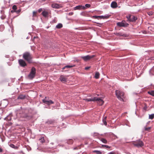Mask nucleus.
<instances>
[{
    "label": "nucleus",
    "instance_id": "1",
    "mask_svg": "<svg viewBox=\"0 0 154 154\" xmlns=\"http://www.w3.org/2000/svg\"><path fill=\"white\" fill-rule=\"evenodd\" d=\"M23 58L29 63L32 62V55L29 52H26L24 53L23 55Z\"/></svg>",
    "mask_w": 154,
    "mask_h": 154
},
{
    "label": "nucleus",
    "instance_id": "2",
    "mask_svg": "<svg viewBox=\"0 0 154 154\" xmlns=\"http://www.w3.org/2000/svg\"><path fill=\"white\" fill-rule=\"evenodd\" d=\"M116 94L117 98L120 100L123 101L124 98V94L123 92L119 90H116L115 91Z\"/></svg>",
    "mask_w": 154,
    "mask_h": 154
},
{
    "label": "nucleus",
    "instance_id": "3",
    "mask_svg": "<svg viewBox=\"0 0 154 154\" xmlns=\"http://www.w3.org/2000/svg\"><path fill=\"white\" fill-rule=\"evenodd\" d=\"M36 73V69L34 67H32L28 77L29 79H32L35 77Z\"/></svg>",
    "mask_w": 154,
    "mask_h": 154
},
{
    "label": "nucleus",
    "instance_id": "4",
    "mask_svg": "<svg viewBox=\"0 0 154 154\" xmlns=\"http://www.w3.org/2000/svg\"><path fill=\"white\" fill-rule=\"evenodd\" d=\"M132 144L134 146L138 148L142 147L144 145V143L143 141L140 140L133 141Z\"/></svg>",
    "mask_w": 154,
    "mask_h": 154
},
{
    "label": "nucleus",
    "instance_id": "5",
    "mask_svg": "<svg viewBox=\"0 0 154 154\" xmlns=\"http://www.w3.org/2000/svg\"><path fill=\"white\" fill-rule=\"evenodd\" d=\"M42 102L45 104L48 105H50L51 104L54 103V102L49 99L48 97H45V99L42 100Z\"/></svg>",
    "mask_w": 154,
    "mask_h": 154
},
{
    "label": "nucleus",
    "instance_id": "6",
    "mask_svg": "<svg viewBox=\"0 0 154 154\" xmlns=\"http://www.w3.org/2000/svg\"><path fill=\"white\" fill-rule=\"evenodd\" d=\"M126 17L130 22H134L137 20V17H136L130 14L127 16Z\"/></svg>",
    "mask_w": 154,
    "mask_h": 154
},
{
    "label": "nucleus",
    "instance_id": "7",
    "mask_svg": "<svg viewBox=\"0 0 154 154\" xmlns=\"http://www.w3.org/2000/svg\"><path fill=\"white\" fill-rule=\"evenodd\" d=\"M117 25L120 27H127L129 25V24L124 20L122 21V22H118Z\"/></svg>",
    "mask_w": 154,
    "mask_h": 154
},
{
    "label": "nucleus",
    "instance_id": "8",
    "mask_svg": "<svg viewBox=\"0 0 154 154\" xmlns=\"http://www.w3.org/2000/svg\"><path fill=\"white\" fill-rule=\"evenodd\" d=\"M51 14V11L50 10H44L42 13V14L43 17L46 18L48 17V15Z\"/></svg>",
    "mask_w": 154,
    "mask_h": 154
},
{
    "label": "nucleus",
    "instance_id": "9",
    "mask_svg": "<svg viewBox=\"0 0 154 154\" xmlns=\"http://www.w3.org/2000/svg\"><path fill=\"white\" fill-rule=\"evenodd\" d=\"M95 55H88L85 56H82L81 57V58H82L84 61H87L88 60H90L91 59L95 57Z\"/></svg>",
    "mask_w": 154,
    "mask_h": 154
},
{
    "label": "nucleus",
    "instance_id": "10",
    "mask_svg": "<svg viewBox=\"0 0 154 154\" xmlns=\"http://www.w3.org/2000/svg\"><path fill=\"white\" fill-rule=\"evenodd\" d=\"M68 77V76L61 75L60 76L59 79L61 82L65 83L67 82Z\"/></svg>",
    "mask_w": 154,
    "mask_h": 154
},
{
    "label": "nucleus",
    "instance_id": "11",
    "mask_svg": "<svg viewBox=\"0 0 154 154\" xmlns=\"http://www.w3.org/2000/svg\"><path fill=\"white\" fill-rule=\"evenodd\" d=\"M18 62L20 65L23 67H25L27 65L25 62L22 59L19 60H18Z\"/></svg>",
    "mask_w": 154,
    "mask_h": 154
},
{
    "label": "nucleus",
    "instance_id": "12",
    "mask_svg": "<svg viewBox=\"0 0 154 154\" xmlns=\"http://www.w3.org/2000/svg\"><path fill=\"white\" fill-rule=\"evenodd\" d=\"M95 101H97V104L100 106L102 105L104 103V101L100 98L95 97Z\"/></svg>",
    "mask_w": 154,
    "mask_h": 154
},
{
    "label": "nucleus",
    "instance_id": "13",
    "mask_svg": "<svg viewBox=\"0 0 154 154\" xmlns=\"http://www.w3.org/2000/svg\"><path fill=\"white\" fill-rule=\"evenodd\" d=\"M109 17L108 16H93V18L95 19H107Z\"/></svg>",
    "mask_w": 154,
    "mask_h": 154
},
{
    "label": "nucleus",
    "instance_id": "14",
    "mask_svg": "<svg viewBox=\"0 0 154 154\" xmlns=\"http://www.w3.org/2000/svg\"><path fill=\"white\" fill-rule=\"evenodd\" d=\"M74 10H85V6L81 5L77 6L74 8Z\"/></svg>",
    "mask_w": 154,
    "mask_h": 154
},
{
    "label": "nucleus",
    "instance_id": "15",
    "mask_svg": "<svg viewBox=\"0 0 154 154\" xmlns=\"http://www.w3.org/2000/svg\"><path fill=\"white\" fill-rule=\"evenodd\" d=\"M51 7L53 8L56 9L59 8L60 7H61L60 5L56 3L52 4L51 5Z\"/></svg>",
    "mask_w": 154,
    "mask_h": 154
},
{
    "label": "nucleus",
    "instance_id": "16",
    "mask_svg": "<svg viewBox=\"0 0 154 154\" xmlns=\"http://www.w3.org/2000/svg\"><path fill=\"white\" fill-rule=\"evenodd\" d=\"M117 3L115 2H113L111 4V7L113 8H115L117 7Z\"/></svg>",
    "mask_w": 154,
    "mask_h": 154
},
{
    "label": "nucleus",
    "instance_id": "17",
    "mask_svg": "<svg viewBox=\"0 0 154 154\" xmlns=\"http://www.w3.org/2000/svg\"><path fill=\"white\" fill-rule=\"evenodd\" d=\"M26 96L25 95H24L23 94H20L19 95L18 97L17 98L18 99H24L26 97Z\"/></svg>",
    "mask_w": 154,
    "mask_h": 154
},
{
    "label": "nucleus",
    "instance_id": "18",
    "mask_svg": "<svg viewBox=\"0 0 154 154\" xmlns=\"http://www.w3.org/2000/svg\"><path fill=\"white\" fill-rule=\"evenodd\" d=\"M100 139L101 141L104 143H107V140L105 138H101Z\"/></svg>",
    "mask_w": 154,
    "mask_h": 154
},
{
    "label": "nucleus",
    "instance_id": "19",
    "mask_svg": "<svg viewBox=\"0 0 154 154\" xmlns=\"http://www.w3.org/2000/svg\"><path fill=\"white\" fill-rule=\"evenodd\" d=\"M22 117L28 119H29L31 118V116H28L27 114H25L23 115Z\"/></svg>",
    "mask_w": 154,
    "mask_h": 154
},
{
    "label": "nucleus",
    "instance_id": "20",
    "mask_svg": "<svg viewBox=\"0 0 154 154\" xmlns=\"http://www.w3.org/2000/svg\"><path fill=\"white\" fill-rule=\"evenodd\" d=\"M75 66V65H67L66 66L64 67H63V69H64L66 68H71L72 67H73Z\"/></svg>",
    "mask_w": 154,
    "mask_h": 154
},
{
    "label": "nucleus",
    "instance_id": "21",
    "mask_svg": "<svg viewBox=\"0 0 154 154\" xmlns=\"http://www.w3.org/2000/svg\"><path fill=\"white\" fill-rule=\"evenodd\" d=\"M95 100L96 99H95V97H94V98H93L86 99H85V100L86 101H87L88 102V101H95Z\"/></svg>",
    "mask_w": 154,
    "mask_h": 154
},
{
    "label": "nucleus",
    "instance_id": "22",
    "mask_svg": "<svg viewBox=\"0 0 154 154\" xmlns=\"http://www.w3.org/2000/svg\"><path fill=\"white\" fill-rule=\"evenodd\" d=\"M106 117H104L103 119V122L104 125H107V122H106Z\"/></svg>",
    "mask_w": 154,
    "mask_h": 154
},
{
    "label": "nucleus",
    "instance_id": "23",
    "mask_svg": "<svg viewBox=\"0 0 154 154\" xmlns=\"http://www.w3.org/2000/svg\"><path fill=\"white\" fill-rule=\"evenodd\" d=\"M62 27L63 25L61 23H59L56 26V28L57 29H60Z\"/></svg>",
    "mask_w": 154,
    "mask_h": 154
},
{
    "label": "nucleus",
    "instance_id": "24",
    "mask_svg": "<svg viewBox=\"0 0 154 154\" xmlns=\"http://www.w3.org/2000/svg\"><path fill=\"white\" fill-rule=\"evenodd\" d=\"M40 142L42 143H44L45 141L43 137H41V138L39 139Z\"/></svg>",
    "mask_w": 154,
    "mask_h": 154
},
{
    "label": "nucleus",
    "instance_id": "25",
    "mask_svg": "<svg viewBox=\"0 0 154 154\" xmlns=\"http://www.w3.org/2000/svg\"><path fill=\"white\" fill-rule=\"evenodd\" d=\"M100 74L98 72H97L96 73L95 75V77L96 79H98L99 77Z\"/></svg>",
    "mask_w": 154,
    "mask_h": 154
},
{
    "label": "nucleus",
    "instance_id": "26",
    "mask_svg": "<svg viewBox=\"0 0 154 154\" xmlns=\"http://www.w3.org/2000/svg\"><path fill=\"white\" fill-rule=\"evenodd\" d=\"M93 152H95L97 154H102V152L100 151L94 150Z\"/></svg>",
    "mask_w": 154,
    "mask_h": 154
},
{
    "label": "nucleus",
    "instance_id": "27",
    "mask_svg": "<svg viewBox=\"0 0 154 154\" xmlns=\"http://www.w3.org/2000/svg\"><path fill=\"white\" fill-rule=\"evenodd\" d=\"M148 93L151 95L154 96V91H149Z\"/></svg>",
    "mask_w": 154,
    "mask_h": 154
},
{
    "label": "nucleus",
    "instance_id": "28",
    "mask_svg": "<svg viewBox=\"0 0 154 154\" xmlns=\"http://www.w3.org/2000/svg\"><path fill=\"white\" fill-rule=\"evenodd\" d=\"M154 118V114L149 115V119H152Z\"/></svg>",
    "mask_w": 154,
    "mask_h": 154
},
{
    "label": "nucleus",
    "instance_id": "29",
    "mask_svg": "<svg viewBox=\"0 0 154 154\" xmlns=\"http://www.w3.org/2000/svg\"><path fill=\"white\" fill-rule=\"evenodd\" d=\"M67 143L69 144H72L73 143V140L72 139H69L67 141Z\"/></svg>",
    "mask_w": 154,
    "mask_h": 154
},
{
    "label": "nucleus",
    "instance_id": "30",
    "mask_svg": "<svg viewBox=\"0 0 154 154\" xmlns=\"http://www.w3.org/2000/svg\"><path fill=\"white\" fill-rule=\"evenodd\" d=\"M91 5L90 4H87L85 5V9H86L87 8H88L90 7Z\"/></svg>",
    "mask_w": 154,
    "mask_h": 154
},
{
    "label": "nucleus",
    "instance_id": "31",
    "mask_svg": "<svg viewBox=\"0 0 154 154\" xmlns=\"http://www.w3.org/2000/svg\"><path fill=\"white\" fill-rule=\"evenodd\" d=\"M37 12L36 11H33V17H35L37 16Z\"/></svg>",
    "mask_w": 154,
    "mask_h": 154
},
{
    "label": "nucleus",
    "instance_id": "32",
    "mask_svg": "<svg viewBox=\"0 0 154 154\" xmlns=\"http://www.w3.org/2000/svg\"><path fill=\"white\" fill-rule=\"evenodd\" d=\"M147 14L149 16H152L153 15L154 13L152 11H149L147 13Z\"/></svg>",
    "mask_w": 154,
    "mask_h": 154
},
{
    "label": "nucleus",
    "instance_id": "33",
    "mask_svg": "<svg viewBox=\"0 0 154 154\" xmlns=\"http://www.w3.org/2000/svg\"><path fill=\"white\" fill-rule=\"evenodd\" d=\"M144 128H145V131H149L151 129V127H149L148 128L145 127Z\"/></svg>",
    "mask_w": 154,
    "mask_h": 154
},
{
    "label": "nucleus",
    "instance_id": "34",
    "mask_svg": "<svg viewBox=\"0 0 154 154\" xmlns=\"http://www.w3.org/2000/svg\"><path fill=\"white\" fill-rule=\"evenodd\" d=\"M102 146L103 147H105L107 148H110V146H109L107 145H102Z\"/></svg>",
    "mask_w": 154,
    "mask_h": 154
},
{
    "label": "nucleus",
    "instance_id": "35",
    "mask_svg": "<svg viewBox=\"0 0 154 154\" xmlns=\"http://www.w3.org/2000/svg\"><path fill=\"white\" fill-rule=\"evenodd\" d=\"M12 9L16 11V10L17 9V6L16 5H14L12 7Z\"/></svg>",
    "mask_w": 154,
    "mask_h": 154
},
{
    "label": "nucleus",
    "instance_id": "36",
    "mask_svg": "<svg viewBox=\"0 0 154 154\" xmlns=\"http://www.w3.org/2000/svg\"><path fill=\"white\" fill-rule=\"evenodd\" d=\"M21 9H20L17 11H14V12L17 13V14H18L21 11Z\"/></svg>",
    "mask_w": 154,
    "mask_h": 154
},
{
    "label": "nucleus",
    "instance_id": "37",
    "mask_svg": "<svg viewBox=\"0 0 154 154\" xmlns=\"http://www.w3.org/2000/svg\"><path fill=\"white\" fill-rule=\"evenodd\" d=\"M147 108V106L146 104H145V106L143 107V109L145 111L146 110V109Z\"/></svg>",
    "mask_w": 154,
    "mask_h": 154
},
{
    "label": "nucleus",
    "instance_id": "38",
    "mask_svg": "<svg viewBox=\"0 0 154 154\" xmlns=\"http://www.w3.org/2000/svg\"><path fill=\"white\" fill-rule=\"evenodd\" d=\"M43 11V9L42 8H41L38 10V11L39 13H40L41 11Z\"/></svg>",
    "mask_w": 154,
    "mask_h": 154
},
{
    "label": "nucleus",
    "instance_id": "39",
    "mask_svg": "<svg viewBox=\"0 0 154 154\" xmlns=\"http://www.w3.org/2000/svg\"><path fill=\"white\" fill-rule=\"evenodd\" d=\"M11 147L12 148H15V147L16 146L14 144H12L11 145Z\"/></svg>",
    "mask_w": 154,
    "mask_h": 154
},
{
    "label": "nucleus",
    "instance_id": "40",
    "mask_svg": "<svg viewBox=\"0 0 154 154\" xmlns=\"http://www.w3.org/2000/svg\"><path fill=\"white\" fill-rule=\"evenodd\" d=\"M90 68V67H85V70H87L88 69Z\"/></svg>",
    "mask_w": 154,
    "mask_h": 154
},
{
    "label": "nucleus",
    "instance_id": "41",
    "mask_svg": "<svg viewBox=\"0 0 154 154\" xmlns=\"http://www.w3.org/2000/svg\"><path fill=\"white\" fill-rule=\"evenodd\" d=\"M3 152V149H2L0 147V152Z\"/></svg>",
    "mask_w": 154,
    "mask_h": 154
},
{
    "label": "nucleus",
    "instance_id": "42",
    "mask_svg": "<svg viewBox=\"0 0 154 154\" xmlns=\"http://www.w3.org/2000/svg\"><path fill=\"white\" fill-rule=\"evenodd\" d=\"M108 154H115L114 153V152H110Z\"/></svg>",
    "mask_w": 154,
    "mask_h": 154
},
{
    "label": "nucleus",
    "instance_id": "43",
    "mask_svg": "<svg viewBox=\"0 0 154 154\" xmlns=\"http://www.w3.org/2000/svg\"><path fill=\"white\" fill-rule=\"evenodd\" d=\"M117 34L119 35L122 36V35H121V34H120L119 33H118Z\"/></svg>",
    "mask_w": 154,
    "mask_h": 154
},
{
    "label": "nucleus",
    "instance_id": "44",
    "mask_svg": "<svg viewBox=\"0 0 154 154\" xmlns=\"http://www.w3.org/2000/svg\"><path fill=\"white\" fill-rule=\"evenodd\" d=\"M97 24H100V25H102V23H97Z\"/></svg>",
    "mask_w": 154,
    "mask_h": 154
}]
</instances>
